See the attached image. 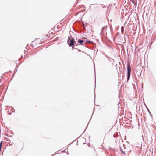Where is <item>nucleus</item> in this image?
I'll list each match as a JSON object with an SVG mask.
<instances>
[{
	"mask_svg": "<svg viewBox=\"0 0 156 156\" xmlns=\"http://www.w3.org/2000/svg\"><path fill=\"white\" fill-rule=\"evenodd\" d=\"M67 44L69 47L73 46L76 44L74 39L71 35L68 37Z\"/></svg>",
	"mask_w": 156,
	"mask_h": 156,
	"instance_id": "obj_1",
	"label": "nucleus"
},
{
	"mask_svg": "<svg viewBox=\"0 0 156 156\" xmlns=\"http://www.w3.org/2000/svg\"><path fill=\"white\" fill-rule=\"evenodd\" d=\"M131 68L130 65V63L129 61L127 62V83H128L129 79L131 75Z\"/></svg>",
	"mask_w": 156,
	"mask_h": 156,
	"instance_id": "obj_2",
	"label": "nucleus"
},
{
	"mask_svg": "<svg viewBox=\"0 0 156 156\" xmlns=\"http://www.w3.org/2000/svg\"><path fill=\"white\" fill-rule=\"evenodd\" d=\"M107 26H105L103 27L101 29V31L100 33L101 39H103V38L105 37V30H106Z\"/></svg>",
	"mask_w": 156,
	"mask_h": 156,
	"instance_id": "obj_3",
	"label": "nucleus"
},
{
	"mask_svg": "<svg viewBox=\"0 0 156 156\" xmlns=\"http://www.w3.org/2000/svg\"><path fill=\"white\" fill-rule=\"evenodd\" d=\"M84 40H81L80 39H79L78 40V42L79 43H78V44L84 46V44L83 43H84Z\"/></svg>",
	"mask_w": 156,
	"mask_h": 156,
	"instance_id": "obj_4",
	"label": "nucleus"
},
{
	"mask_svg": "<svg viewBox=\"0 0 156 156\" xmlns=\"http://www.w3.org/2000/svg\"><path fill=\"white\" fill-rule=\"evenodd\" d=\"M84 43L85 44H93L94 43V42L92 41L89 40L88 39H87V40H84Z\"/></svg>",
	"mask_w": 156,
	"mask_h": 156,
	"instance_id": "obj_5",
	"label": "nucleus"
},
{
	"mask_svg": "<svg viewBox=\"0 0 156 156\" xmlns=\"http://www.w3.org/2000/svg\"><path fill=\"white\" fill-rule=\"evenodd\" d=\"M130 1L132 3H133V4L135 6H136L137 5V2H135L134 0H130Z\"/></svg>",
	"mask_w": 156,
	"mask_h": 156,
	"instance_id": "obj_6",
	"label": "nucleus"
},
{
	"mask_svg": "<svg viewBox=\"0 0 156 156\" xmlns=\"http://www.w3.org/2000/svg\"><path fill=\"white\" fill-rule=\"evenodd\" d=\"M146 106V109H147V111H148V113H149V114H150V116H151V117H152V115L151 114V112H150V110H149V109L147 107V106Z\"/></svg>",
	"mask_w": 156,
	"mask_h": 156,
	"instance_id": "obj_7",
	"label": "nucleus"
},
{
	"mask_svg": "<svg viewBox=\"0 0 156 156\" xmlns=\"http://www.w3.org/2000/svg\"><path fill=\"white\" fill-rule=\"evenodd\" d=\"M120 149L122 154H126V153H125V152L123 151V150L120 146Z\"/></svg>",
	"mask_w": 156,
	"mask_h": 156,
	"instance_id": "obj_8",
	"label": "nucleus"
},
{
	"mask_svg": "<svg viewBox=\"0 0 156 156\" xmlns=\"http://www.w3.org/2000/svg\"><path fill=\"white\" fill-rule=\"evenodd\" d=\"M9 108H12V112H15V110L13 107H10Z\"/></svg>",
	"mask_w": 156,
	"mask_h": 156,
	"instance_id": "obj_9",
	"label": "nucleus"
},
{
	"mask_svg": "<svg viewBox=\"0 0 156 156\" xmlns=\"http://www.w3.org/2000/svg\"><path fill=\"white\" fill-rule=\"evenodd\" d=\"M2 141L0 143V149H1L2 148Z\"/></svg>",
	"mask_w": 156,
	"mask_h": 156,
	"instance_id": "obj_10",
	"label": "nucleus"
},
{
	"mask_svg": "<svg viewBox=\"0 0 156 156\" xmlns=\"http://www.w3.org/2000/svg\"><path fill=\"white\" fill-rule=\"evenodd\" d=\"M17 69L16 68L14 70V73L15 74V73L17 72Z\"/></svg>",
	"mask_w": 156,
	"mask_h": 156,
	"instance_id": "obj_11",
	"label": "nucleus"
},
{
	"mask_svg": "<svg viewBox=\"0 0 156 156\" xmlns=\"http://www.w3.org/2000/svg\"><path fill=\"white\" fill-rule=\"evenodd\" d=\"M15 74L14 73V74L12 75V78H11V80H12V78H13L14 76V75H15Z\"/></svg>",
	"mask_w": 156,
	"mask_h": 156,
	"instance_id": "obj_12",
	"label": "nucleus"
},
{
	"mask_svg": "<svg viewBox=\"0 0 156 156\" xmlns=\"http://www.w3.org/2000/svg\"><path fill=\"white\" fill-rule=\"evenodd\" d=\"M66 151H67V149H66L64 150V152H66Z\"/></svg>",
	"mask_w": 156,
	"mask_h": 156,
	"instance_id": "obj_13",
	"label": "nucleus"
},
{
	"mask_svg": "<svg viewBox=\"0 0 156 156\" xmlns=\"http://www.w3.org/2000/svg\"><path fill=\"white\" fill-rule=\"evenodd\" d=\"M72 50H73V49H75V48L74 47H73V46H72Z\"/></svg>",
	"mask_w": 156,
	"mask_h": 156,
	"instance_id": "obj_14",
	"label": "nucleus"
},
{
	"mask_svg": "<svg viewBox=\"0 0 156 156\" xmlns=\"http://www.w3.org/2000/svg\"><path fill=\"white\" fill-rule=\"evenodd\" d=\"M101 7H102V8H105V7H106V6H102Z\"/></svg>",
	"mask_w": 156,
	"mask_h": 156,
	"instance_id": "obj_15",
	"label": "nucleus"
},
{
	"mask_svg": "<svg viewBox=\"0 0 156 156\" xmlns=\"http://www.w3.org/2000/svg\"><path fill=\"white\" fill-rule=\"evenodd\" d=\"M121 32H122V34H123V30H121Z\"/></svg>",
	"mask_w": 156,
	"mask_h": 156,
	"instance_id": "obj_16",
	"label": "nucleus"
},
{
	"mask_svg": "<svg viewBox=\"0 0 156 156\" xmlns=\"http://www.w3.org/2000/svg\"><path fill=\"white\" fill-rule=\"evenodd\" d=\"M58 151H57V152H56L55 153V154H53V155H54L55 154H57L58 153Z\"/></svg>",
	"mask_w": 156,
	"mask_h": 156,
	"instance_id": "obj_17",
	"label": "nucleus"
},
{
	"mask_svg": "<svg viewBox=\"0 0 156 156\" xmlns=\"http://www.w3.org/2000/svg\"><path fill=\"white\" fill-rule=\"evenodd\" d=\"M78 51L80 52H81V50H80V49H78Z\"/></svg>",
	"mask_w": 156,
	"mask_h": 156,
	"instance_id": "obj_18",
	"label": "nucleus"
},
{
	"mask_svg": "<svg viewBox=\"0 0 156 156\" xmlns=\"http://www.w3.org/2000/svg\"><path fill=\"white\" fill-rule=\"evenodd\" d=\"M122 145H123V147H124V148H125V147H124V146H125V145H124V144H122Z\"/></svg>",
	"mask_w": 156,
	"mask_h": 156,
	"instance_id": "obj_19",
	"label": "nucleus"
},
{
	"mask_svg": "<svg viewBox=\"0 0 156 156\" xmlns=\"http://www.w3.org/2000/svg\"><path fill=\"white\" fill-rule=\"evenodd\" d=\"M93 5V4H91L90 5V8H91V6L92 5Z\"/></svg>",
	"mask_w": 156,
	"mask_h": 156,
	"instance_id": "obj_20",
	"label": "nucleus"
},
{
	"mask_svg": "<svg viewBox=\"0 0 156 156\" xmlns=\"http://www.w3.org/2000/svg\"><path fill=\"white\" fill-rule=\"evenodd\" d=\"M142 87L143 88V83L142 84Z\"/></svg>",
	"mask_w": 156,
	"mask_h": 156,
	"instance_id": "obj_21",
	"label": "nucleus"
},
{
	"mask_svg": "<svg viewBox=\"0 0 156 156\" xmlns=\"http://www.w3.org/2000/svg\"><path fill=\"white\" fill-rule=\"evenodd\" d=\"M79 44H77L76 45V46H77L78 45H79Z\"/></svg>",
	"mask_w": 156,
	"mask_h": 156,
	"instance_id": "obj_22",
	"label": "nucleus"
},
{
	"mask_svg": "<svg viewBox=\"0 0 156 156\" xmlns=\"http://www.w3.org/2000/svg\"><path fill=\"white\" fill-rule=\"evenodd\" d=\"M75 49H78L77 48H75Z\"/></svg>",
	"mask_w": 156,
	"mask_h": 156,
	"instance_id": "obj_23",
	"label": "nucleus"
},
{
	"mask_svg": "<svg viewBox=\"0 0 156 156\" xmlns=\"http://www.w3.org/2000/svg\"><path fill=\"white\" fill-rule=\"evenodd\" d=\"M111 29H112V28H111ZM110 30H111V31H112V29H111V28H110Z\"/></svg>",
	"mask_w": 156,
	"mask_h": 156,
	"instance_id": "obj_24",
	"label": "nucleus"
},
{
	"mask_svg": "<svg viewBox=\"0 0 156 156\" xmlns=\"http://www.w3.org/2000/svg\"><path fill=\"white\" fill-rule=\"evenodd\" d=\"M11 113H11H11H9V114H10V115H11Z\"/></svg>",
	"mask_w": 156,
	"mask_h": 156,
	"instance_id": "obj_25",
	"label": "nucleus"
},
{
	"mask_svg": "<svg viewBox=\"0 0 156 156\" xmlns=\"http://www.w3.org/2000/svg\"><path fill=\"white\" fill-rule=\"evenodd\" d=\"M34 42V41H32V42Z\"/></svg>",
	"mask_w": 156,
	"mask_h": 156,
	"instance_id": "obj_26",
	"label": "nucleus"
}]
</instances>
